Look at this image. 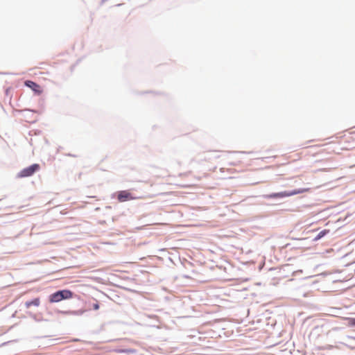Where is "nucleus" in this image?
<instances>
[{
    "label": "nucleus",
    "instance_id": "obj_3",
    "mask_svg": "<svg viewBox=\"0 0 355 355\" xmlns=\"http://www.w3.org/2000/svg\"><path fill=\"white\" fill-rule=\"evenodd\" d=\"M40 168V167L38 164H32L31 166L21 170L17 174V176L19 178L30 177V176L33 175L35 172L39 171Z\"/></svg>",
    "mask_w": 355,
    "mask_h": 355
},
{
    "label": "nucleus",
    "instance_id": "obj_4",
    "mask_svg": "<svg viewBox=\"0 0 355 355\" xmlns=\"http://www.w3.org/2000/svg\"><path fill=\"white\" fill-rule=\"evenodd\" d=\"M136 198L128 191H121L118 193L117 199L119 202H123L128 200H132Z\"/></svg>",
    "mask_w": 355,
    "mask_h": 355
},
{
    "label": "nucleus",
    "instance_id": "obj_5",
    "mask_svg": "<svg viewBox=\"0 0 355 355\" xmlns=\"http://www.w3.org/2000/svg\"><path fill=\"white\" fill-rule=\"evenodd\" d=\"M25 85L31 88L37 94H41L42 93V89L40 85L31 80H26Z\"/></svg>",
    "mask_w": 355,
    "mask_h": 355
},
{
    "label": "nucleus",
    "instance_id": "obj_2",
    "mask_svg": "<svg viewBox=\"0 0 355 355\" xmlns=\"http://www.w3.org/2000/svg\"><path fill=\"white\" fill-rule=\"evenodd\" d=\"M72 296V292L69 290L59 291L51 294L49 300L51 302H58L64 299H70Z\"/></svg>",
    "mask_w": 355,
    "mask_h": 355
},
{
    "label": "nucleus",
    "instance_id": "obj_9",
    "mask_svg": "<svg viewBox=\"0 0 355 355\" xmlns=\"http://www.w3.org/2000/svg\"><path fill=\"white\" fill-rule=\"evenodd\" d=\"M349 323L352 326H355V318H350Z\"/></svg>",
    "mask_w": 355,
    "mask_h": 355
},
{
    "label": "nucleus",
    "instance_id": "obj_10",
    "mask_svg": "<svg viewBox=\"0 0 355 355\" xmlns=\"http://www.w3.org/2000/svg\"><path fill=\"white\" fill-rule=\"evenodd\" d=\"M93 308H94V309H95V310L98 309H99V305H98V304H97V303L94 304L93 305Z\"/></svg>",
    "mask_w": 355,
    "mask_h": 355
},
{
    "label": "nucleus",
    "instance_id": "obj_8",
    "mask_svg": "<svg viewBox=\"0 0 355 355\" xmlns=\"http://www.w3.org/2000/svg\"><path fill=\"white\" fill-rule=\"evenodd\" d=\"M116 352H119V353H122V352H124V353H132V352H134V350H132V349H118V350H116Z\"/></svg>",
    "mask_w": 355,
    "mask_h": 355
},
{
    "label": "nucleus",
    "instance_id": "obj_6",
    "mask_svg": "<svg viewBox=\"0 0 355 355\" xmlns=\"http://www.w3.org/2000/svg\"><path fill=\"white\" fill-rule=\"evenodd\" d=\"M40 304V300L39 297H37L31 301H27L25 303V306L26 309H29L31 306H39Z\"/></svg>",
    "mask_w": 355,
    "mask_h": 355
},
{
    "label": "nucleus",
    "instance_id": "obj_1",
    "mask_svg": "<svg viewBox=\"0 0 355 355\" xmlns=\"http://www.w3.org/2000/svg\"><path fill=\"white\" fill-rule=\"evenodd\" d=\"M310 189H295L292 191H283V192H279V193H273L271 194H268L266 196V198H285V197H289L292 196H295L297 194L303 193L305 192H308Z\"/></svg>",
    "mask_w": 355,
    "mask_h": 355
},
{
    "label": "nucleus",
    "instance_id": "obj_7",
    "mask_svg": "<svg viewBox=\"0 0 355 355\" xmlns=\"http://www.w3.org/2000/svg\"><path fill=\"white\" fill-rule=\"evenodd\" d=\"M329 230H324L322 231H321L318 234V236L315 237V240H319L321 238H322L324 235H326L327 233H329Z\"/></svg>",
    "mask_w": 355,
    "mask_h": 355
}]
</instances>
